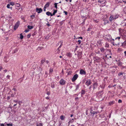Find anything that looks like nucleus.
Segmentation results:
<instances>
[{"mask_svg":"<svg viewBox=\"0 0 126 126\" xmlns=\"http://www.w3.org/2000/svg\"><path fill=\"white\" fill-rule=\"evenodd\" d=\"M119 16V15L118 14H113L111 15L110 17L109 18V19L110 21H111L112 20H115Z\"/></svg>","mask_w":126,"mask_h":126,"instance_id":"1","label":"nucleus"},{"mask_svg":"<svg viewBox=\"0 0 126 126\" xmlns=\"http://www.w3.org/2000/svg\"><path fill=\"white\" fill-rule=\"evenodd\" d=\"M104 38L105 40L108 41H110L112 42V41H114V39H111V37L110 34L105 35L104 36Z\"/></svg>","mask_w":126,"mask_h":126,"instance_id":"2","label":"nucleus"},{"mask_svg":"<svg viewBox=\"0 0 126 126\" xmlns=\"http://www.w3.org/2000/svg\"><path fill=\"white\" fill-rule=\"evenodd\" d=\"M120 38V37H116L115 40H114V41H112V42H111L112 43L113 45H119V40Z\"/></svg>","mask_w":126,"mask_h":126,"instance_id":"3","label":"nucleus"},{"mask_svg":"<svg viewBox=\"0 0 126 126\" xmlns=\"http://www.w3.org/2000/svg\"><path fill=\"white\" fill-rule=\"evenodd\" d=\"M78 77V74H76L74 75L72 78V81L74 82L77 79Z\"/></svg>","mask_w":126,"mask_h":126,"instance_id":"4","label":"nucleus"},{"mask_svg":"<svg viewBox=\"0 0 126 126\" xmlns=\"http://www.w3.org/2000/svg\"><path fill=\"white\" fill-rule=\"evenodd\" d=\"M58 45H60V46H59V47L58 48V51L57 52V53L58 54L60 53V48L63 45V42L62 41H61L60 42H59L58 43Z\"/></svg>","mask_w":126,"mask_h":126,"instance_id":"5","label":"nucleus"},{"mask_svg":"<svg viewBox=\"0 0 126 126\" xmlns=\"http://www.w3.org/2000/svg\"><path fill=\"white\" fill-rule=\"evenodd\" d=\"M91 83L92 82L90 80L88 79L86 81L85 84L86 85L88 86L91 84Z\"/></svg>","mask_w":126,"mask_h":126,"instance_id":"6","label":"nucleus"},{"mask_svg":"<svg viewBox=\"0 0 126 126\" xmlns=\"http://www.w3.org/2000/svg\"><path fill=\"white\" fill-rule=\"evenodd\" d=\"M65 81L63 79H61L60 81V84L62 85L65 84Z\"/></svg>","mask_w":126,"mask_h":126,"instance_id":"7","label":"nucleus"},{"mask_svg":"<svg viewBox=\"0 0 126 126\" xmlns=\"http://www.w3.org/2000/svg\"><path fill=\"white\" fill-rule=\"evenodd\" d=\"M36 11L38 13H39L42 12V10L41 8H37L36 9Z\"/></svg>","mask_w":126,"mask_h":126,"instance_id":"8","label":"nucleus"},{"mask_svg":"<svg viewBox=\"0 0 126 126\" xmlns=\"http://www.w3.org/2000/svg\"><path fill=\"white\" fill-rule=\"evenodd\" d=\"M123 26H126V19H125L122 21L121 24Z\"/></svg>","mask_w":126,"mask_h":126,"instance_id":"9","label":"nucleus"},{"mask_svg":"<svg viewBox=\"0 0 126 126\" xmlns=\"http://www.w3.org/2000/svg\"><path fill=\"white\" fill-rule=\"evenodd\" d=\"M93 89L97 88L98 86V84L97 82H95L93 84Z\"/></svg>","mask_w":126,"mask_h":126,"instance_id":"10","label":"nucleus"},{"mask_svg":"<svg viewBox=\"0 0 126 126\" xmlns=\"http://www.w3.org/2000/svg\"><path fill=\"white\" fill-rule=\"evenodd\" d=\"M117 2L119 3H122L124 2L126 3V0H116Z\"/></svg>","mask_w":126,"mask_h":126,"instance_id":"11","label":"nucleus"},{"mask_svg":"<svg viewBox=\"0 0 126 126\" xmlns=\"http://www.w3.org/2000/svg\"><path fill=\"white\" fill-rule=\"evenodd\" d=\"M80 74L81 75H86V72L83 69H81L80 71Z\"/></svg>","mask_w":126,"mask_h":126,"instance_id":"12","label":"nucleus"},{"mask_svg":"<svg viewBox=\"0 0 126 126\" xmlns=\"http://www.w3.org/2000/svg\"><path fill=\"white\" fill-rule=\"evenodd\" d=\"M19 25V23L18 22H17L14 26V29L15 30H16L18 27Z\"/></svg>","mask_w":126,"mask_h":126,"instance_id":"13","label":"nucleus"},{"mask_svg":"<svg viewBox=\"0 0 126 126\" xmlns=\"http://www.w3.org/2000/svg\"><path fill=\"white\" fill-rule=\"evenodd\" d=\"M122 46L123 47L126 48V41L122 43Z\"/></svg>","mask_w":126,"mask_h":126,"instance_id":"14","label":"nucleus"},{"mask_svg":"<svg viewBox=\"0 0 126 126\" xmlns=\"http://www.w3.org/2000/svg\"><path fill=\"white\" fill-rule=\"evenodd\" d=\"M8 57L7 56H6L4 57V61L6 63H7L8 61Z\"/></svg>","mask_w":126,"mask_h":126,"instance_id":"15","label":"nucleus"},{"mask_svg":"<svg viewBox=\"0 0 126 126\" xmlns=\"http://www.w3.org/2000/svg\"><path fill=\"white\" fill-rule=\"evenodd\" d=\"M50 3L49 2L47 3L45 6L44 8H46L48 7L50 4Z\"/></svg>","mask_w":126,"mask_h":126,"instance_id":"16","label":"nucleus"},{"mask_svg":"<svg viewBox=\"0 0 126 126\" xmlns=\"http://www.w3.org/2000/svg\"><path fill=\"white\" fill-rule=\"evenodd\" d=\"M98 2L101 4H103L105 2V1L104 0H99Z\"/></svg>","mask_w":126,"mask_h":126,"instance_id":"17","label":"nucleus"},{"mask_svg":"<svg viewBox=\"0 0 126 126\" xmlns=\"http://www.w3.org/2000/svg\"><path fill=\"white\" fill-rule=\"evenodd\" d=\"M118 65L119 66L121 65L122 64V63L121 62L120 60H118L117 63Z\"/></svg>","mask_w":126,"mask_h":126,"instance_id":"18","label":"nucleus"},{"mask_svg":"<svg viewBox=\"0 0 126 126\" xmlns=\"http://www.w3.org/2000/svg\"><path fill=\"white\" fill-rule=\"evenodd\" d=\"M30 17L31 18V21H32L33 19L35 17V15H33L30 16Z\"/></svg>","mask_w":126,"mask_h":126,"instance_id":"19","label":"nucleus"},{"mask_svg":"<svg viewBox=\"0 0 126 126\" xmlns=\"http://www.w3.org/2000/svg\"><path fill=\"white\" fill-rule=\"evenodd\" d=\"M10 5L9 4H7V7L8 8H9L12 10V9L13 7H10Z\"/></svg>","mask_w":126,"mask_h":126,"instance_id":"20","label":"nucleus"},{"mask_svg":"<svg viewBox=\"0 0 126 126\" xmlns=\"http://www.w3.org/2000/svg\"><path fill=\"white\" fill-rule=\"evenodd\" d=\"M103 21H104V24L105 25H106L107 23H108L109 21L108 20H104Z\"/></svg>","mask_w":126,"mask_h":126,"instance_id":"21","label":"nucleus"},{"mask_svg":"<svg viewBox=\"0 0 126 126\" xmlns=\"http://www.w3.org/2000/svg\"><path fill=\"white\" fill-rule=\"evenodd\" d=\"M53 69L50 68L49 70V74H51V73L53 71Z\"/></svg>","mask_w":126,"mask_h":126,"instance_id":"22","label":"nucleus"},{"mask_svg":"<svg viewBox=\"0 0 126 126\" xmlns=\"http://www.w3.org/2000/svg\"><path fill=\"white\" fill-rule=\"evenodd\" d=\"M10 5H12V6H13L15 5V3L13 1L10 2L9 3Z\"/></svg>","mask_w":126,"mask_h":126,"instance_id":"23","label":"nucleus"},{"mask_svg":"<svg viewBox=\"0 0 126 126\" xmlns=\"http://www.w3.org/2000/svg\"><path fill=\"white\" fill-rule=\"evenodd\" d=\"M114 101H112L111 102H110L109 103V104L110 105H113L114 103Z\"/></svg>","mask_w":126,"mask_h":126,"instance_id":"24","label":"nucleus"},{"mask_svg":"<svg viewBox=\"0 0 126 126\" xmlns=\"http://www.w3.org/2000/svg\"><path fill=\"white\" fill-rule=\"evenodd\" d=\"M91 114H93V116L95 114H97V112L96 111H94L93 112H91Z\"/></svg>","mask_w":126,"mask_h":126,"instance_id":"25","label":"nucleus"},{"mask_svg":"<svg viewBox=\"0 0 126 126\" xmlns=\"http://www.w3.org/2000/svg\"><path fill=\"white\" fill-rule=\"evenodd\" d=\"M85 92V91L84 90H82L81 91V96H82V95H83V94H84Z\"/></svg>","mask_w":126,"mask_h":126,"instance_id":"26","label":"nucleus"},{"mask_svg":"<svg viewBox=\"0 0 126 126\" xmlns=\"http://www.w3.org/2000/svg\"><path fill=\"white\" fill-rule=\"evenodd\" d=\"M60 118L62 120H63L65 118V116H64L62 115L60 117Z\"/></svg>","mask_w":126,"mask_h":126,"instance_id":"27","label":"nucleus"},{"mask_svg":"<svg viewBox=\"0 0 126 126\" xmlns=\"http://www.w3.org/2000/svg\"><path fill=\"white\" fill-rule=\"evenodd\" d=\"M20 38L21 39H22L23 38V36L22 35V33H21L20 34Z\"/></svg>","mask_w":126,"mask_h":126,"instance_id":"28","label":"nucleus"},{"mask_svg":"<svg viewBox=\"0 0 126 126\" xmlns=\"http://www.w3.org/2000/svg\"><path fill=\"white\" fill-rule=\"evenodd\" d=\"M28 28L29 29H31L33 28V27L32 26H28Z\"/></svg>","mask_w":126,"mask_h":126,"instance_id":"29","label":"nucleus"},{"mask_svg":"<svg viewBox=\"0 0 126 126\" xmlns=\"http://www.w3.org/2000/svg\"><path fill=\"white\" fill-rule=\"evenodd\" d=\"M16 7L19 8L20 7V5L18 3H16Z\"/></svg>","mask_w":126,"mask_h":126,"instance_id":"30","label":"nucleus"},{"mask_svg":"<svg viewBox=\"0 0 126 126\" xmlns=\"http://www.w3.org/2000/svg\"><path fill=\"white\" fill-rule=\"evenodd\" d=\"M66 55L67 56L69 57H71V53H67L66 54Z\"/></svg>","mask_w":126,"mask_h":126,"instance_id":"31","label":"nucleus"},{"mask_svg":"<svg viewBox=\"0 0 126 126\" xmlns=\"http://www.w3.org/2000/svg\"><path fill=\"white\" fill-rule=\"evenodd\" d=\"M93 20H94V21L97 23H98L99 22V20L98 19H93Z\"/></svg>","mask_w":126,"mask_h":126,"instance_id":"32","label":"nucleus"},{"mask_svg":"<svg viewBox=\"0 0 126 126\" xmlns=\"http://www.w3.org/2000/svg\"><path fill=\"white\" fill-rule=\"evenodd\" d=\"M100 50L102 52H103L104 51L105 49L103 48H101L100 49Z\"/></svg>","mask_w":126,"mask_h":126,"instance_id":"33","label":"nucleus"},{"mask_svg":"<svg viewBox=\"0 0 126 126\" xmlns=\"http://www.w3.org/2000/svg\"><path fill=\"white\" fill-rule=\"evenodd\" d=\"M46 14L48 16H50V15L51 13L49 12H46Z\"/></svg>","mask_w":126,"mask_h":126,"instance_id":"34","label":"nucleus"},{"mask_svg":"<svg viewBox=\"0 0 126 126\" xmlns=\"http://www.w3.org/2000/svg\"><path fill=\"white\" fill-rule=\"evenodd\" d=\"M7 125L8 126H13L12 123H11L10 124H7Z\"/></svg>","mask_w":126,"mask_h":126,"instance_id":"35","label":"nucleus"},{"mask_svg":"<svg viewBox=\"0 0 126 126\" xmlns=\"http://www.w3.org/2000/svg\"><path fill=\"white\" fill-rule=\"evenodd\" d=\"M58 4V3H54V6H55V7L56 8H57V4Z\"/></svg>","mask_w":126,"mask_h":126,"instance_id":"36","label":"nucleus"},{"mask_svg":"<svg viewBox=\"0 0 126 126\" xmlns=\"http://www.w3.org/2000/svg\"><path fill=\"white\" fill-rule=\"evenodd\" d=\"M105 46L106 47H109V44L107 43H106V44H105Z\"/></svg>","mask_w":126,"mask_h":126,"instance_id":"37","label":"nucleus"},{"mask_svg":"<svg viewBox=\"0 0 126 126\" xmlns=\"http://www.w3.org/2000/svg\"><path fill=\"white\" fill-rule=\"evenodd\" d=\"M45 62V60H42L41 61V64H43Z\"/></svg>","mask_w":126,"mask_h":126,"instance_id":"38","label":"nucleus"},{"mask_svg":"<svg viewBox=\"0 0 126 126\" xmlns=\"http://www.w3.org/2000/svg\"><path fill=\"white\" fill-rule=\"evenodd\" d=\"M73 119H72V120L73 121ZM73 121H69L68 123V125H69L70 124V123L71 122V123H72Z\"/></svg>","mask_w":126,"mask_h":126,"instance_id":"39","label":"nucleus"},{"mask_svg":"<svg viewBox=\"0 0 126 126\" xmlns=\"http://www.w3.org/2000/svg\"><path fill=\"white\" fill-rule=\"evenodd\" d=\"M122 50V48H118V51H121Z\"/></svg>","mask_w":126,"mask_h":126,"instance_id":"40","label":"nucleus"},{"mask_svg":"<svg viewBox=\"0 0 126 126\" xmlns=\"http://www.w3.org/2000/svg\"><path fill=\"white\" fill-rule=\"evenodd\" d=\"M29 31L30 30L29 29H27L25 31V32H29Z\"/></svg>","mask_w":126,"mask_h":126,"instance_id":"41","label":"nucleus"},{"mask_svg":"<svg viewBox=\"0 0 126 126\" xmlns=\"http://www.w3.org/2000/svg\"><path fill=\"white\" fill-rule=\"evenodd\" d=\"M31 36V34H29L27 35V36L28 38H30Z\"/></svg>","mask_w":126,"mask_h":126,"instance_id":"42","label":"nucleus"},{"mask_svg":"<svg viewBox=\"0 0 126 126\" xmlns=\"http://www.w3.org/2000/svg\"><path fill=\"white\" fill-rule=\"evenodd\" d=\"M47 94L48 95H49L50 94V92L48 91L47 92Z\"/></svg>","mask_w":126,"mask_h":126,"instance_id":"43","label":"nucleus"},{"mask_svg":"<svg viewBox=\"0 0 126 126\" xmlns=\"http://www.w3.org/2000/svg\"><path fill=\"white\" fill-rule=\"evenodd\" d=\"M51 87L52 88H53L54 87V84H52Z\"/></svg>","mask_w":126,"mask_h":126,"instance_id":"44","label":"nucleus"},{"mask_svg":"<svg viewBox=\"0 0 126 126\" xmlns=\"http://www.w3.org/2000/svg\"><path fill=\"white\" fill-rule=\"evenodd\" d=\"M18 102L19 105H20L22 103V102L21 101H19Z\"/></svg>","mask_w":126,"mask_h":126,"instance_id":"45","label":"nucleus"},{"mask_svg":"<svg viewBox=\"0 0 126 126\" xmlns=\"http://www.w3.org/2000/svg\"><path fill=\"white\" fill-rule=\"evenodd\" d=\"M99 59V58L97 57H96L94 58V60H97Z\"/></svg>","mask_w":126,"mask_h":126,"instance_id":"46","label":"nucleus"},{"mask_svg":"<svg viewBox=\"0 0 126 126\" xmlns=\"http://www.w3.org/2000/svg\"><path fill=\"white\" fill-rule=\"evenodd\" d=\"M122 102V101L121 100L119 99L118 100V103H121Z\"/></svg>","mask_w":126,"mask_h":126,"instance_id":"47","label":"nucleus"},{"mask_svg":"<svg viewBox=\"0 0 126 126\" xmlns=\"http://www.w3.org/2000/svg\"><path fill=\"white\" fill-rule=\"evenodd\" d=\"M47 73L46 72L45 73V76L46 77H47Z\"/></svg>","mask_w":126,"mask_h":126,"instance_id":"48","label":"nucleus"},{"mask_svg":"<svg viewBox=\"0 0 126 126\" xmlns=\"http://www.w3.org/2000/svg\"><path fill=\"white\" fill-rule=\"evenodd\" d=\"M78 42H79V44H80L81 42V41L80 40H79L78 41Z\"/></svg>","mask_w":126,"mask_h":126,"instance_id":"49","label":"nucleus"},{"mask_svg":"<svg viewBox=\"0 0 126 126\" xmlns=\"http://www.w3.org/2000/svg\"><path fill=\"white\" fill-rule=\"evenodd\" d=\"M64 13L65 15H67V12L65 11H64Z\"/></svg>","mask_w":126,"mask_h":126,"instance_id":"50","label":"nucleus"},{"mask_svg":"<svg viewBox=\"0 0 126 126\" xmlns=\"http://www.w3.org/2000/svg\"><path fill=\"white\" fill-rule=\"evenodd\" d=\"M79 86L78 85H76V89H77L78 88Z\"/></svg>","mask_w":126,"mask_h":126,"instance_id":"51","label":"nucleus"},{"mask_svg":"<svg viewBox=\"0 0 126 126\" xmlns=\"http://www.w3.org/2000/svg\"><path fill=\"white\" fill-rule=\"evenodd\" d=\"M63 22L62 21L60 23V24L61 25H62L63 24Z\"/></svg>","mask_w":126,"mask_h":126,"instance_id":"52","label":"nucleus"},{"mask_svg":"<svg viewBox=\"0 0 126 126\" xmlns=\"http://www.w3.org/2000/svg\"><path fill=\"white\" fill-rule=\"evenodd\" d=\"M124 10L126 13V6L124 8Z\"/></svg>","mask_w":126,"mask_h":126,"instance_id":"53","label":"nucleus"},{"mask_svg":"<svg viewBox=\"0 0 126 126\" xmlns=\"http://www.w3.org/2000/svg\"><path fill=\"white\" fill-rule=\"evenodd\" d=\"M10 76L9 75H8L7 76V77L8 79H9L10 78Z\"/></svg>","mask_w":126,"mask_h":126,"instance_id":"54","label":"nucleus"},{"mask_svg":"<svg viewBox=\"0 0 126 126\" xmlns=\"http://www.w3.org/2000/svg\"><path fill=\"white\" fill-rule=\"evenodd\" d=\"M78 47V46H76V48H75V51H76V50H77V48Z\"/></svg>","mask_w":126,"mask_h":126,"instance_id":"55","label":"nucleus"},{"mask_svg":"<svg viewBox=\"0 0 126 126\" xmlns=\"http://www.w3.org/2000/svg\"><path fill=\"white\" fill-rule=\"evenodd\" d=\"M2 68V67L0 66V71L1 70Z\"/></svg>","mask_w":126,"mask_h":126,"instance_id":"56","label":"nucleus"},{"mask_svg":"<svg viewBox=\"0 0 126 126\" xmlns=\"http://www.w3.org/2000/svg\"><path fill=\"white\" fill-rule=\"evenodd\" d=\"M57 12V10H55V11H54V12H54L55 14Z\"/></svg>","mask_w":126,"mask_h":126,"instance_id":"57","label":"nucleus"},{"mask_svg":"<svg viewBox=\"0 0 126 126\" xmlns=\"http://www.w3.org/2000/svg\"><path fill=\"white\" fill-rule=\"evenodd\" d=\"M0 126H4V124H0Z\"/></svg>","mask_w":126,"mask_h":126,"instance_id":"58","label":"nucleus"},{"mask_svg":"<svg viewBox=\"0 0 126 126\" xmlns=\"http://www.w3.org/2000/svg\"><path fill=\"white\" fill-rule=\"evenodd\" d=\"M14 101L15 102H17V100H14Z\"/></svg>","mask_w":126,"mask_h":126,"instance_id":"59","label":"nucleus"},{"mask_svg":"<svg viewBox=\"0 0 126 126\" xmlns=\"http://www.w3.org/2000/svg\"><path fill=\"white\" fill-rule=\"evenodd\" d=\"M46 98L47 99H49V97L48 96L47 97H46Z\"/></svg>","mask_w":126,"mask_h":126,"instance_id":"60","label":"nucleus"},{"mask_svg":"<svg viewBox=\"0 0 126 126\" xmlns=\"http://www.w3.org/2000/svg\"><path fill=\"white\" fill-rule=\"evenodd\" d=\"M79 38L81 39H82V37H80L78 38Z\"/></svg>","mask_w":126,"mask_h":126,"instance_id":"61","label":"nucleus"},{"mask_svg":"<svg viewBox=\"0 0 126 126\" xmlns=\"http://www.w3.org/2000/svg\"><path fill=\"white\" fill-rule=\"evenodd\" d=\"M124 53L125 54V56H126V51H124Z\"/></svg>","mask_w":126,"mask_h":126,"instance_id":"62","label":"nucleus"},{"mask_svg":"<svg viewBox=\"0 0 126 126\" xmlns=\"http://www.w3.org/2000/svg\"><path fill=\"white\" fill-rule=\"evenodd\" d=\"M7 70H4V72L5 73L6 72H7Z\"/></svg>","mask_w":126,"mask_h":126,"instance_id":"63","label":"nucleus"},{"mask_svg":"<svg viewBox=\"0 0 126 126\" xmlns=\"http://www.w3.org/2000/svg\"><path fill=\"white\" fill-rule=\"evenodd\" d=\"M47 25L48 26H50V24L48 23L47 24Z\"/></svg>","mask_w":126,"mask_h":126,"instance_id":"64","label":"nucleus"}]
</instances>
